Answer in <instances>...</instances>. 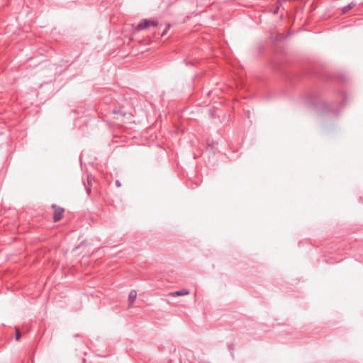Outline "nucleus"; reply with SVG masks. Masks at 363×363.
I'll list each match as a JSON object with an SVG mask.
<instances>
[{
    "mask_svg": "<svg viewBox=\"0 0 363 363\" xmlns=\"http://www.w3.org/2000/svg\"><path fill=\"white\" fill-rule=\"evenodd\" d=\"M150 26H157V22L144 19L138 25L136 30H144Z\"/></svg>",
    "mask_w": 363,
    "mask_h": 363,
    "instance_id": "1",
    "label": "nucleus"
},
{
    "mask_svg": "<svg viewBox=\"0 0 363 363\" xmlns=\"http://www.w3.org/2000/svg\"><path fill=\"white\" fill-rule=\"evenodd\" d=\"M52 208L54 209L53 220L55 222L59 221L62 218L64 209L57 207L55 204H52Z\"/></svg>",
    "mask_w": 363,
    "mask_h": 363,
    "instance_id": "2",
    "label": "nucleus"
},
{
    "mask_svg": "<svg viewBox=\"0 0 363 363\" xmlns=\"http://www.w3.org/2000/svg\"><path fill=\"white\" fill-rule=\"evenodd\" d=\"M136 298L137 291L135 290H131L128 296L129 307H131Z\"/></svg>",
    "mask_w": 363,
    "mask_h": 363,
    "instance_id": "3",
    "label": "nucleus"
},
{
    "mask_svg": "<svg viewBox=\"0 0 363 363\" xmlns=\"http://www.w3.org/2000/svg\"><path fill=\"white\" fill-rule=\"evenodd\" d=\"M188 294H189V291L188 290L183 289V290L172 292V293L169 294V296H186V295H188Z\"/></svg>",
    "mask_w": 363,
    "mask_h": 363,
    "instance_id": "4",
    "label": "nucleus"
},
{
    "mask_svg": "<svg viewBox=\"0 0 363 363\" xmlns=\"http://www.w3.org/2000/svg\"><path fill=\"white\" fill-rule=\"evenodd\" d=\"M355 6V4L353 2H351L348 5L344 6L342 8V13H346L347 11H349L351 9H352Z\"/></svg>",
    "mask_w": 363,
    "mask_h": 363,
    "instance_id": "5",
    "label": "nucleus"
},
{
    "mask_svg": "<svg viewBox=\"0 0 363 363\" xmlns=\"http://www.w3.org/2000/svg\"><path fill=\"white\" fill-rule=\"evenodd\" d=\"M88 186H85V189H86V191L88 195H90L91 194V187L89 186V184H90V181H89V178L88 177Z\"/></svg>",
    "mask_w": 363,
    "mask_h": 363,
    "instance_id": "6",
    "label": "nucleus"
},
{
    "mask_svg": "<svg viewBox=\"0 0 363 363\" xmlns=\"http://www.w3.org/2000/svg\"><path fill=\"white\" fill-rule=\"evenodd\" d=\"M21 337L20 331L18 328H16V340L18 341L19 340Z\"/></svg>",
    "mask_w": 363,
    "mask_h": 363,
    "instance_id": "7",
    "label": "nucleus"
},
{
    "mask_svg": "<svg viewBox=\"0 0 363 363\" xmlns=\"http://www.w3.org/2000/svg\"><path fill=\"white\" fill-rule=\"evenodd\" d=\"M167 30H168V28H166V29L163 31V33H162L161 36H162V37L164 36V35L167 34Z\"/></svg>",
    "mask_w": 363,
    "mask_h": 363,
    "instance_id": "8",
    "label": "nucleus"
},
{
    "mask_svg": "<svg viewBox=\"0 0 363 363\" xmlns=\"http://www.w3.org/2000/svg\"><path fill=\"white\" fill-rule=\"evenodd\" d=\"M116 185L118 187H120V186H121V182H120L118 180H116Z\"/></svg>",
    "mask_w": 363,
    "mask_h": 363,
    "instance_id": "9",
    "label": "nucleus"
},
{
    "mask_svg": "<svg viewBox=\"0 0 363 363\" xmlns=\"http://www.w3.org/2000/svg\"><path fill=\"white\" fill-rule=\"evenodd\" d=\"M278 9H279V7H277V8L274 10V13L275 14L278 13Z\"/></svg>",
    "mask_w": 363,
    "mask_h": 363,
    "instance_id": "10",
    "label": "nucleus"
}]
</instances>
